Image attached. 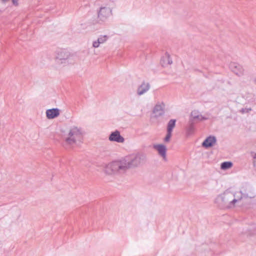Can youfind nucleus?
<instances>
[{"label":"nucleus","instance_id":"16","mask_svg":"<svg viewBox=\"0 0 256 256\" xmlns=\"http://www.w3.org/2000/svg\"><path fill=\"white\" fill-rule=\"evenodd\" d=\"M176 120H174V119L170 120L168 124L166 131L172 132L173 129L176 126Z\"/></svg>","mask_w":256,"mask_h":256},{"label":"nucleus","instance_id":"13","mask_svg":"<svg viewBox=\"0 0 256 256\" xmlns=\"http://www.w3.org/2000/svg\"><path fill=\"white\" fill-rule=\"evenodd\" d=\"M60 115V110L58 108H52L46 110V116L48 119H52Z\"/></svg>","mask_w":256,"mask_h":256},{"label":"nucleus","instance_id":"1","mask_svg":"<svg viewBox=\"0 0 256 256\" xmlns=\"http://www.w3.org/2000/svg\"><path fill=\"white\" fill-rule=\"evenodd\" d=\"M146 160V157L144 154L140 152L134 154L126 156L122 160L108 164L104 168V172L108 174L123 173L128 168H137L144 164Z\"/></svg>","mask_w":256,"mask_h":256},{"label":"nucleus","instance_id":"14","mask_svg":"<svg viewBox=\"0 0 256 256\" xmlns=\"http://www.w3.org/2000/svg\"><path fill=\"white\" fill-rule=\"evenodd\" d=\"M230 68L232 70L236 75L240 76L242 74L243 70L238 64L232 63L230 64Z\"/></svg>","mask_w":256,"mask_h":256},{"label":"nucleus","instance_id":"22","mask_svg":"<svg viewBox=\"0 0 256 256\" xmlns=\"http://www.w3.org/2000/svg\"><path fill=\"white\" fill-rule=\"evenodd\" d=\"M253 164L254 170L256 171V152L253 155Z\"/></svg>","mask_w":256,"mask_h":256},{"label":"nucleus","instance_id":"3","mask_svg":"<svg viewBox=\"0 0 256 256\" xmlns=\"http://www.w3.org/2000/svg\"><path fill=\"white\" fill-rule=\"evenodd\" d=\"M83 133L80 128L76 126L70 128L68 133L65 138V144L72 146L76 144L77 142H82Z\"/></svg>","mask_w":256,"mask_h":256},{"label":"nucleus","instance_id":"6","mask_svg":"<svg viewBox=\"0 0 256 256\" xmlns=\"http://www.w3.org/2000/svg\"><path fill=\"white\" fill-rule=\"evenodd\" d=\"M164 102H158L153 109L154 118H158L162 116L164 114Z\"/></svg>","mask_w":256,"mask_h":256},{"label":"nucleus","instance_id":"11","mask_svg":"<svg viewBox=\"0 0 256 256\" xmlns=\"http://www.w3.org/2000/svg\"><path fill=\"white\" fill-rule=\"evenodd\" d=\"M216 142V138L214 136H208L202 142V146L206 148H208L214 146Z\"/></svg>","mask_w":256,"mask_h":256},{"label":"nucleus","instance_id":"7","mask_svg":"<svg viewBox=\"0 0 256 256\" xmlns=\"http://www.w3.org/2000/svg\"><path fill=\"white\" fill-rule=\"evenodd\" d=\"M111 10L108 8H101L98 14L99 20L102 22L105 21L111 14Z\"/></svg>","mask_w":256,"mask_h":256},{"label":"nucleus","instance_id":"21","mask_svg":"<svg viewBox=\"0 0 256 256\" xmlns=\"http://www.w3.org/2000/svg\"><path fill=\"white\" fill-rule=\"evenodd\" d=\"M252 110L251 108H243L240 110L242 114L248 113Z\"/></svg>","mask_w":256,"mask_h":256},{"label":"nucleus","instance_id":"9","mask_svg":"<svg viewBox=\"0 0 256 256\" xmlns=\"http://www.w3.org/2000/svg\"><path fill=\"white\" fill-rule=\"evenodd\" d=\"M108 139L111 142H116L119 143H122L124 141V138L120 136V132L118 130L112 132L110 135Z\"/></svg>","mask_w":256,"mask_h":256},{"label":"nucleus","instance_id":"5","mask_svg":"<svg viewBox=\"0 0 256 256\" xmlns=\"http://www.w3.org/2000/svg\"><path fill=\"white\" fill-rule=\"evenodd\" d=\"M72 55L70 53L66 50L62 49L60 50L57 52L56 58L58 61H61V63L64 62L63 61L68 60L71 58Z\"/></svg>","mask_w":256,"mask_h":256},{"label":"nucleus","instance_id":"20","mask_svg":"<svg viewBox=\"0 0 256 256\" xmlns=\"http://www.w3.org/2000/svg\"><path fill=\"white\" fill-rule=\"evenodd\" d=\"M100 42L97 39L96 40H94L92 42V47L94 48H98L100 46Z\"/></svg>","mask_w":256,"mask_h":256},{"label":"nucleus","instance_id":"23","mask_svg":"<svg viewBox=\"0 0 256 256\" xmlns=\"http://www.w3.org/2000/svg\"><path fill=\"white\" fill-rule=\"evenodd\" d=\"M194 131V127L193 126H191L189 128H188V133L190 134H192Z\"/></svg>","mask_w":256,"mask_h":256},{"label":"nucleus","instance_id":"10","mask_svg":"<svg viewBox=\"0 0 256 256\" xmlns=\"http://www.w3.org/2000/svg\"><path fill=\"white\" fill-rule=\"evenodd\" d=\"M150 88V84L148 82H144L138 88L136 92L138 95L142 96L149 90Z\"/></svg>","mask_w":256,"mask_h":256},{"label":"nucleus","instance_id":"12","mask_svg":"<svg viewBox=\"0 0 256 256\" xmlns=\"http://www.w3.org/2000/svg\"><path fill=\"white\" fill-rule=\"evenodd\" d=\"M172 60L170 54H168V52H166L160 60V64L163 67H166L172 64Z\"/></svg>","mask_w":256,"mask_h":256},{"label":"nucleus","instance_id":"2","mask_svg":"<svg viewBox=\"0 0 256 256\" xmlns=\"http://www.w3.org/2000/svg\"><path fill=\"white\" fill-rule=\"evenodd\" d=\"M240 201V194L231 189H228L219 194L215 200L217 206L222 209L232 208Z\"/></svg>","mask_w":256,"mask_h":256},{"label":"nucleus","instance_id":"18","mask_svg":"<svg viewBox=\"0 0 256 256\" xmlns=\"http://www.w3.org/2000/svg\"><path fill=\"white\" fill-rule=\"evenodd\" d=\"M108 37L106 35L100 36L98 38V40L100 42V44H104L108 40Z\"/></svg>","mask_w":256,"mask_h":256},{"label":"nucleus","instance_id":"17","mask_svg":"<svg viewBox=\"0 0 256 256\" xmlns=\"http://www.w3.org/2000/svg\"><path fill=\"white\" fill-rule=\"evenodd\" d=\"M232 166V164L230 162H225L221 164L220 168L222 170H227L230 168Z\"/></svg>","mask_w":256,"mask_h":256},{"label":"nucleus","instance_id":"15","mask_svg":"<svg viewBox=\"0 0 256 256\" xmlns=\"http://www.w3.org/2000/svg\"><path fill=\"white\" fill-rule=\"evenodd\" d=\"M191 118L192 120L198 121L206 119V118H204L202 114H199V112L196 110H194L191 112Z\"/></svg>","mask_w":256,"mask_h":256},{"label":"nucleus","instance_id":"4","mask_svg":"<svg viewBox=\"0 0 256 256\" xmlns=\"http://www.w3.org/2000/svg\"><path fill=\"white\" fill-rule=\"evenodd\" d=\"M240 194V200L243 198H254L256 196L254 189L250 186H242L240 191L237 192Z\"/></svg>","mask_w":256,"mask_h":256},{"label":"nucleus","instance_id":"24","mask_svg":"<svg viewBox=\"0 0 256 256\" xmlns=\"http://www.w3.org/2000/svg\"><path fill=\"white\" fill-rule=\"evenodd\" d=\"M254 82L256 84V79L254 80Z\"/></svg>","mask_w":256,"mask_h":256},{"label":"nucleus","instance_id":"19","mask_svg":"<svg viewBox=\"0 0 256 256\" xmlns=\"http://www.w3.org/2000/svg\"><path fill=\"white\" fill-rule=\"evenodd\" d=\"M172 135V132L166 131V135L164 139V141L166 142H170V138Z\"/></svg>","mask_w":256,"mask_h":256},{"label":"nucleus","instance_id":"8","mask_svg":"<svg viewBox=\"0 0 256 256\" xmlns=\"http://www.w3.org/2000/svg\"><path fill=\"white\" fill-rule=\"evenodd\" d=\"M154 148L158 152V155L164 160H166V148L164 145L162 144H154Z\"/></svg>","mask_w":256,"mask_h":256}]
</instances>
